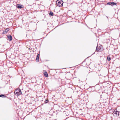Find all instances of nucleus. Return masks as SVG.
Instances as JSON below:
<instances>
[{"label": "nucleus", "instance_id": "nucleus-3", "mask_svg": "<svg viewBox=\"0 0 120 120\" xmlns=\"http://www.w3.org/2000/svg\"><path fill=\"white\" fill-rule=\"evenodd\" d=\"M113 113L115 115V116H117L120 114V112L118 111L117 109H115L113 112Z\"/></svg>", "mask_w": 120, "mask_h": 120}, {"label": "nucleus", "instance_id": "nucleus-11", "mask_svg": "<svg viewBox=\"0 0 120 120\" xmlns=\"http://www.w3.org/2000/svg\"><path fill=\"white\" fill-rule=\"evenodd\" d=\"M96 50L97 51H101V48L99 47L98 48V46H97L96 48Z\"/></svg>", "mask_w": 120, "mask_h": 120}, {"label": "nucleus", "instance_id": "nucleus-7", "mask_svg": "<svg viewBox=\"0 0 120 120\" xmlns=\"http://www.w3.org/2000/svg\"><path fill=\"white\" fill-rule=\"evenodd\" d=\"M9 30V29L8 28H7L5 30V31H4L2 33L3 34H5L6 33L8 32Z\"/></svg>", "mask_w": 120, "mask_h": 120}, {"label": "nucleus", "instance_id": "nucleus-4", "mask_svg": "<svg viewBox=\"0 0 120 120\" xmlns=\"http://www.w3.org/2000/svg\"><path fill=\"white\" fill-rule=\"evenodd\" d=\"M16 6L17 8L19 9H21L24 7V6L23 5H21L20 4H17Z\"/></svg>", "mask_w": 120, "mask_h": 120}, {"label": "nucleus", "instance_id": "nucleus-6", "mask_svg": "<svg viewBox=\"0 0 120 120\" xmlns=\"http://www.w3.org/2000/svg\"><path fill=\"white\" fill-rule=\"evenodd\" d=\"M8 40L10 41H11L12 40V36L10 34H9L7 36Z\"/></svg>", "mask_w": 120, "mask_h": 120}, {"label": "nucleus", "instance_id": "nucleus-14", "mask_svg": "<svg viewBox=\"0 0 120 120\" xmlns=\"http://www.w3.org/2000/svg\"><path fill=\"white\" fill-rule=\"evenodd\" d=\"M6 97V96L5 95L2 94L0 95V97L4 98L5 97Z\"/></svg>", "mask_w": 120, "mask_h": 120}, {"label": "nucleus", "instance_id": "nucleus-13", "mask_svg": "<svg viewBox=\"0 0 120 120\" xmlns=\"http://www.w3.org/2000/svg\"><path fill=\"white\" fill-rule=\"evenodd\" d=\"M49 15L51 16H52L53 15V14L52 11H50L49 12Z\"/></svg>", "mask_w": 120, "mask_h": 120}, {"label": "nucleus", "instance_id": "nucleus-5", "mask_svg": "<svg viewBox=\"0 0 120 120\" xmlns=\"http://www.w3.org/2000/svg\"><path fill=\"white\" fill-rule=\"evenodd\" d=\"M117 4L114 2H109L107 3V5H109L111 6L116 5Z\"/></svg>", "mask_w": 120, "mask_h": 120}, {"label": "nucleus", "instance_id": "nucleus-8", "mask_svg": "<svg viewBox=\"0 0 120 120\" xmlns=\"http://www.w3.org/2000/svg\"><path fill=\"white\" fill-rule=\"evenodd\" d=\"M40 56V55L39 54H38L37 56L36 59V61L37 62H38L39 61V57Z\"/></svg>", "mask_w": 120, "mask_h": 120}, {"label": "nucleus", "instance_id": "nucleus-1", "mask_svg": "<svg viewBox=\"0 0 120 120\" xmlns=\"http://www.w3.org/2000/svg\"><path fill=\"white\" fill-rule=\"evenodd\" d=\"M63 3L62 0H57L56 2L57 6L59 7L63 6Z\"/></svg>", "mask_w": 120, "mask_h": 120}, {"label": "nucleus", "instance_id": "nucleus-15", "mask_svg": "<svg viewBox=\"0 0 120 120\" xmlns=\"http://www.w3.org/2000/svg\"><path fill=\"white\" fill-rule=\"evenodd\" d=\"M49 101V100H48L47 99H46L45 100V103H47Z\"/></svg>", "mask_w": 120, "mask_h": 120}, {"label": "nucleus", "instance_id": "nucleus-12", "mask_svg": "<svg viewBox=\"0 0 120 120\" xmlns=\"http://www.w3.org/2000/svg\"><path fill=\"white\" fill-rule=\"evenodd\" d=\"M107 60H108L109 61H110L111 60V58L110 57V56L109 55H108L107 57Z\"/></svg>", "mask_w": 120, "mask_h": 120}, {"label": "nucleus", "instance_id": "nucleus-9", "mask_svg": "<svg viewBox=\"0 0 120 120\" xmlns=\"http://www.w3.org/2000/svg\"><path fill=\"white\" fill-rule=\"evenodd\" d=\"M44 76L46 77H48V75L47 72L46 71H44Z\"/></svg>", "mask_w": 120, "mask_h": 120}, {"label": "nucleus", "instance_id": "nucleus-2", "mask_svg": "<svg viewBox=\"0 0 120 120\" xmlns=\"http://www.w3.org/2000/svg\"><path fill=\"white\" fill-rule=\"evenodd\" d=\"M15 94H17L18 95H19L22 94L21 90L20 89L16 90L15 92Z\"/></svg>", "mask_w": 120, "mask_h": 120}, {"label": "nucleus", "instance_id": "nucleus-10", "mask_svg": "<svg viewBox=\"0 0 120 120\" xmlns=\"http://www.w3.org/2000/svg\"><path fill=\"white\" fill-rule=\"evenodd\" d=\"M94 75L96 77L98 76L100 77V76H101V74L99 75L97 72H94Z\"/></svg>", "mask_w": 120, "mask_h": 120}, {"label": "nucleus", "instance_id": "nucleus-16", "mask_svg": "<svg viewBox=\"0 0 120 120\" xmlns=\"http://www.w3.org/2000/svg\"><path fill=\"white\" fill-rule=\"evenodd\" d=\"M118 6H119V5H118Z\"/></svg>", "mask_w": 120, "mask_h": 120}]
</instances>
